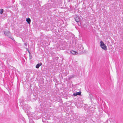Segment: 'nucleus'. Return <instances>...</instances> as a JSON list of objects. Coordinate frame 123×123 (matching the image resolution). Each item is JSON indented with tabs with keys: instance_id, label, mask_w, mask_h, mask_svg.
Instances as JSON below:
<instances>
[{
	"instance_id": "obj_11",
	"label": "nucleus",
	"mask_w": 123,
	"mask_h": 123,
	"mask_svg": "<svg viewBox=\"0 0 123 123\" xmlns=\"http://www.w3.org/2000/svg\"><path fill=\"white\" fill-rule=\"evenodd\" d=\"M27 43H24V44L25 45V46H27Z\"/></svg>"
},
{
	"instance_id": "obj_2",
	"label": "nucleus",
	"mask_w": 123,
	"mask_h": 123,
	"mask_svg": "<svg viewBox=\"0 0 123 123\" xmlns=\"http://www.w3.org/2000/svg\"><path fill=\"white\" fill-rule=\"evenodd\" d=\"M5 35L7 36H9L10 34V33L9 31H6L4 32Z\"/></svg>"
},
{
	"instance_id": "obj_5",
	"label": "nucleus",
	"mask_w": 123,
	"mask_h": 123,
	"mask_svg": "<svg viewBox=\"0 0 123 123\" xmlns=\"http://www.w3.org/2000/svg\"><path fill=\"white\" fill-rule=\"evenodd\" d=\"M71 53L72 54L74 55H77L78 54L77 52L74 50H72L71 51Z\"/></svg>"
},
{
	"instance_id": "obj_9",
	"label": "nucleus",
	"mask_w": 123,
	"mask_h": 123,
	"mask_svg": "<svg viewBox=\"0 0 123 123\" xmlns=\"http://www.w3.org/2000/svg\"><path fill=\"white\" fill-rule=\"evenodd\" d=\"M3 9H0V13L1 14H2L3 13Z\"/></svg>"
},
{
	"instance_id": "obj_6",
	"label": "nucleus",
	"mask_w": 123,
	"mask_h": 123,
	"mask_svg": "<svg viewBox=\"0 0 123 123\" xmlns=\"http://www.w3.org/2000/svg\"><path fill=\"white\" fill-rule=\"evenodd\" d=\"M75 19L76 22L78 23L79 21V19L78 17L76 16L75 18Z\"/></svg>"
},
{
	"instance_id": "obj_10",
	"label": "nucleus",
	"mask_w": 123,
	"mask_h": 123,
	"mask_svg": "<svg viewBox=\"0 0 123 123\" xmlns=\"http://www.w3.org/2000/svg\"><path fill=\"white\" fill-rule=\"evenodd\" d=\"M30 123H34L33 121H31V120H30Z\"/></svg>"
},
{
	"instance_id": "obj_8",
	"label": "nucleus",
	"mask_w": 123,
	"mask_h": 123,
	"mask_svg": "<svg viewBox=\"0 0 123 123\" xmlns=\"http://www.w3.org/2000/svg\"><path fill=\"white\" fill-rule=\"evenodd\" d=\"M26 21L28 23L30 24L31 22V19L30 18H27L26 19Z\"/></svg>"
},
{
	"instance_id": "obj_3",
	"label": "nucleus",
	"mask_w": 123,
	"mask_h": 123,
	"mask_svg": "<svg viewBox=\"0 0 123 123\" xmlns=\"http://www.w3.org/2000/svg\"><path fill=\"white\" fill-rule=\"evenodd\" d=\"M81 92H77L74 93L73 95L74 96H76L77 95H80Z\"/></svg>"
},
{
	"instance_id": "obj_1",
	"label": "nucleus",
	"mask_w": 123,
	"mask_h": 123,
	"mask_svg": "<svg viewBox=\"0 0 123 123\" xmlns=\"http://www.w3.org/2000/svg\"><path fill=\"white\" fill-rule=\"evenodd\" d=\"M100 46L101 48L103 49L106 50H107V46L105 45L104 43L102 41H100Z\"/></svg>"
},
{
	"instance_id": "obj_12",
	"label": "nucleus",
	"mask_w": 123,
	"mask_h": 123,
	"mask_svg": "<svg viewBox=\"0 0 123 123\" xmlns=\"http://www.w3.org/2000/svg\"><path fill=\"white\" fill-rule=\"evenodd\" d=\"M30 59H31V57H30Z\"/></svg>"
},
{
	"instance_id": "obj_7",
	"label": "nucleus",
	"mask_w": 123,
	"mask_h": 123,
	"mask_svg": "<svg viewBox=\"0 0 123 123\" xmlns=\"http://www.w3.org/2000/svg\"><path fill=\"white\" fill-rule=\"evenodd\" d=\"M42 65V63H40L37 64L36 66V68H38L39 67Z\"/></svg>"
},
{
	"instance_id": "obj_4",
	"label": "nucleus",
	"mask_w": 123,
	"mask_h": 123,
	"mask_svg": "<svg viewBox=\"0 0 123 123\" xmlns=\"http://www.w3.org/2000/svg\"><path fill=\"white\" fill-rule=\"evenodd\" d=\"M28 117L30 118V120H31L32 119L31 117H32L33 116V115L31 113H30V114L29 113H27Z\"/></svg>"
}]
</instances>
